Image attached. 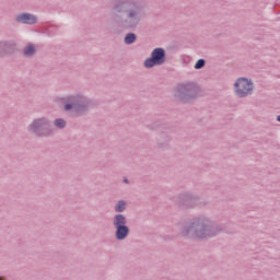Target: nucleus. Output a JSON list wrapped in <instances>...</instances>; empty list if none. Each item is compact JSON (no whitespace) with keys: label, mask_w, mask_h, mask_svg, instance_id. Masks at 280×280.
<instances>
[{"label":"nucleus","mask_w":280,"mask_h":280,"mask_svg":"<svg viewBox=\"0 0 280 280\" xmlns=\"http://www.w3.org/2000/svg\"><path fill=\"white\" fill-rule=\"evenodd\" d=\"M163 62H165V50L163 48H155L151 54V58L144 61V67L150 69L163 65Z\"/></svg>","instance_id":"nucleus-2"},{"label":"nucleus","mask_w":280,"mask_h":280,"mask_svg":"<svg viewBox=\"0 0 280 280\" xmlns=\"http://www.w3.org/2000/svg\"><path fill=\"white\" fill-rule=\"evenodd\" d=\"M235 94L238 97H246L247 95H250L253 93V81L248 80L246 78H240L236 80L234 84Z\"/></svg>","instance_id":"nucleus-1"},{"label":"nucleus","mask_w":280,"mask_h":280,"mask_svg":"<svg viewBox=\"0 0 280 280\" xmlns=\"http://www.w3.org/2000/svg\"><path fill=\"white\" fill-rule=\"evenodd\" d=\"M202 67H205V59H199V60L195 63V69H202Z\"/></svg>","instance_id":"nucleus-13"},{"label":"nucleus","mask_w":280,"mask_h":280,"mask_svg":"<svg viewBox=\"0 0 280 280\" xmlns=\"http://www.w3.org/2000/svg\"><path fill=\"white\" fill-rule=\"evenodd\" d=\"M128 226L122 225V226H118L116 228V237L117 240H126V237H128Z\"/></svg>","instance_id":"nucleus-5"},{"label":"nucleus","mask_w":280,"mask_h":280,"mask_svg":"<svg viewBox=\"0 0 280 280\" xmlns=\"http://www.w3.org/2000/svg\"><path fill=\"white\" fill-rule=\"evenodd\" d=\"M124 209H126V202L124 201H119L115 208V210L119 213L121 211H124Z\"/></svg>","instance_id":"nucleus-10"},{"label":"nucleus","mask_w":280,"mask_h":280,"mask_svg":"<svg viewBox=\"0 0 280 280\" xmlns=\"http://www.w3.org/2000/svg\"><path fill=\"white\" fill-rule=\"evenodd\" d=\"M65 108H66V110H71V105L70 104H66Z\"/></svg>","instance_id":"nucleus-15"},{"label":"nucleus","mask_w":280,"mask_h":280,"mask_svg":"<svg viewBox=\"0 0 280 280\" xmlns=\"http://www.w3.org/2000/svg\"><path fill=\"white\" fill-rule=\"evenodd\" d=\"M36 48L34 47V45H28L24 48V56H34Z\"/></svg>","instance_id":"nucleus-8"},{"label":"nucleus","mask_w":280,"mask_h":280,"mask_svg":"<svg viewBox=\"0 0 280 280\" xmlns=\"http://www.w3.org/2000/svg\"><path fill=\"white\" fill-rule=\"evenodd\" d=\"M207 236H211V234H209V230L203 229L200 232H197V237H207Z\"/></svg>","instance_id":"nucleus-11"},{"label":"nucleus","mask_w":280,"mask_h":280,"mask_svg":"<svg viewBox=\"0 0 280 280\" xmlns=\"http://www.w3.org/2000/svg\"><path fill=\"white\" fill-rule=\"evenodd\" d=\"M114 225L116 228L126 226V218L121 214H117L114 220Z\"/></svg>","instance_id":"nucleus-7"},{"label":"nucleus","mask_w":280,"mask_h":280,"mask_svg":"<svg viewBox=\"0 0 280 280\" xmlns=\"http://www.w3.org/2000/svg\"><path fill=\"white\" fill-rule=\"evenodd\" d=\"M55 126H56L57 128H65V126H67V122H65L63 119H56V120H55Z\"/></svg>","instance_id":"nucleus-12"},{"label":"nucleus","mask_w":280,"mask_h":280,"mask_svg":"<svg viewBox=\"0 0 280 280\" xmlns=\"http://www.w3.org/2000/svg\"><path fill=\"white\" fill-rule=\"evenodd\" d=\"M45 124V120L39 119V120H35L32 125L30 130H32V132H36L37 135H43L40 133V130L43 129V125Z\"/></svg>","instance_id":"nucleus-6"},{"label":"nucleus","mask_w":280,"mask_h":280,"mask_svg":"<svg viewBox=\"0 0 280 280\" xmlns=\"http://www.w3.org/2000/svg\"><path fill=\"white\" fill-rule=\"evenodd\" d=\"M185 91H187V88L185 85L179 88V93H184Z\"/></svg>","instance_id":"nucleus-14"},{"label":"nucleus","mask_w":280,"mask_h":280,"mask_svg":"<svg viewBox=\"0 0 280 280\" xmlns=\"http://www.w3.org/2000/svg\"><path fill=\"white\" fill-rule=\"evenodd\" d=\"M135 40H137V36H135V34L130 33L125 37V43L126 45H132V43H135Z\"/></svg>","instance_id":"nucleus-9"},{"label":"nucleus","mask_w":280,"mask_h":280,"mask_svg":"<svg viewBox=\"0 0 280 280\" xmlns=\"http://www.w3.org/2000/svg\"><path fill=\"white\" fill-rule=\"evenodd\" d=\"M18 23H25L26 25H34L36 23V16L30 13H23L16 16Z\"/></svg>","instance_id":"nucleus-4"},{"label":"nucleus","mask_w":280,"mask_h":280,"mask_svg":"<svg viewBox=\"0 0 280 280\" xmlns=\"http://www.w3.org/2000/svg\"><path fill=\"white\" fill-rule=\"evenodd\" d=\"M118 12H127L128 13V23L129 26L132 27V25H137L139 23V13L137 12V7L132 3H121L120 10Z\"/></svg>","instance_id":"nucleus-3"}]
</instances>
